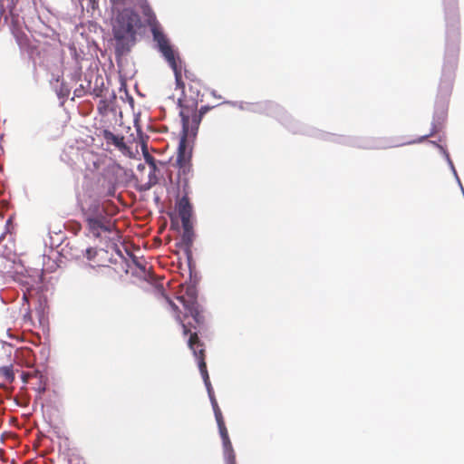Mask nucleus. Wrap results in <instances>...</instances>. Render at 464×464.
<instances>
[{
	"label": "nucleus",
	"mask_w": 464,
	"mask_h": 464,
	"mask_svg": "<svg viewBox=\"0 0 464 464\" xmlns=\"http://www.w3.org/2000/svg\"><path fill=\"white\" fill-rule=\"evenodd\" d=\"M177 299L179 303L182 304L185 309L184 318L181 317V313L179 306L168 297H166L167 302L169 304L170 307L175 313L176 320L182 326L183 334H190L188 344L190 350H192L194 356L198 361L199 372L208 389L213 411L216 412V411H220V408L213 394V389L210 383L207 364L205 362L204 344L200 342L198 335V332H200V330L205 326L204 311L197 301L196 290L193 287L187 288L186 294L178 296Z\"/></svg>",
	"instance_id": "f257e3e1"
},
{
	"label": "nucleus",
	"mask_w": 464,
	"mask_h": 464,
	"mask_svg": "<svg viewBox=\"0 0 464 464\" xmlns=\"http://www.w3.org/2000/svg\"><path fill=\"white\" fill-rule=\"evenodd\" d=\"M152 34L160 52L173 70L177 88L182 90L183 95L179 98L178 102L180 108L179 115L182 121V130L188 133L190 114L198 110V102L201 101L202 83L199 79H192L188 89H186L182 80L183 62L179 55L174 51L169 39L161 31L154 28Z\"/></svg>",
	"instance_id": "f03ea898"
},
{
	"label": "nucleus",
	"mask_w": 464,
	"mask_h": 464,
	"mask_svg": "<svg viewBox=\"0 0 464 464\" xmlns=\"http://www.w3.org/2000/svg\"><path fill=\"white\" fill-rule=\"evenodd\" d=\"M188 133L182 130V136L178 148L177 160L174 167L177 168V186L181 191H186V194H190L191 189L189 180L193 177V169L191 163V151L187 147V140Z\"/></svg>",
	"instance_id": "7ed1b4c3"
},
{
	"label": "nucleus",
	"mask_w": 464,
	"mask_h": 464,
	"mask_svg": "<svg viewBox=\"0 0 464 464\" xmlns=\"http://www.w3.org/2000/svg\"><path fill=\"white\" fill-rule=\"evenodd\" d=\"M118 14L113 22L112 31L114 38L124 44L134 43L135 27L140 23L139 15L131 8L117 10Z\"/></svg>",
	"instance_id": "20e7f679"
},
{
	"label": "nucleus",
	"mask_w": 464,
	"mask_h": 464,
	"mask_svg": "<svg viewBox=\"0 0 464 464\" xmlns=\"http://www.w3.org/2000/svg\"><path fill=\"white\" fill-rule=\"evenodd\" d=\"M182 197L177 203V208L181 219L182 227L185 232H189L192 227L191 217H192V205L189 202L188 195L186 191H181Z\"/></svg>",
	"instance_id": "39448f33"
},
{
	"label": "nucleus",
	"mask_w": 464,
	"mask_h": 464,
	"mask_svg": "<svg viewBox=\"0 0 464 464\" xmlns=\"http://www.w3.org/2000/svg\"><path fill=\"white\" fill-rule=\"evenodd\" d=\"M87 223V227L89 231L92 234L93 237L99 238L101 237L102 231L103 232H111L113 227V224L107 217L100 218H88L85 220Z\"/></svg>",
	"instance_id": "423d86ee"
},
{
	"label": "nucleus",
	"mask_w": 464,
	"mask_h": 464,
	"mask_svg": "<svg viewBox=\"0 0 464 464\" xmlns=\"http://www.w3.org/2000/svg\"><path fill=\"white\" fill-rule=\"evenodd\" d=\"M209 110L210 108L208 106H202L198 112L197 110L191 112L189 118L188 138L196 136L203 115Z\"/></svg>",
	"instance_id": "0eeeda50"
},
{
	"label": "nucleus",
	"mask_w": 464,
	"mask_h": 464,
	"mask_svg": "<svg viewBox=\"0 0 464 464\" xmlns=\"http://www.w3.org/2000/svg\"><path fill=\"white\" fill-rule=\"evenodd\" d=\"M102 136L107 142V144H112L121 151H124L128 149L125 141L124 136L122 135H115L109 130H103L102 131Z\"/></svg>",
	"instance_id": "6e6552de"
},
{
	"label": "nucleus",
	"mask_w": 464,
	"mask_h": 464,
	"mask_svg": "<svg viewBox=\"0 0 464 464\" xmlns=\"http://www.w3.org/2000/svg\"><path fill=\"white\" fill-rule=\"evenodd\" d=\"M84 219L88 218H100L106 217L104 208L96 200L92 201L87 208L83 209Z\"/></svg>",
	"instance_id": "1a4fd4ad"
},
{
	"label": "nucleus",
	"mask_w": 464,
	"mask_h": 464,
	"mask_svg": "<svg viewBox=\"0 0 464 464\" xmlns=\"http://www.w3.org/2000/svg\"><path fill=\"white\" fill-rule=\"evenodd\" d=\"M112 7L115 10H120L121 7L131 8L137 5H142L143 0H111Z\"/></svg>",
	"instance_id": "9d476101"
},
{
	"label": "nucleus",
	"mask_w": 464,
	"mask_h": 464,
	"mask_svg": "<svg viewBox=\"0 0 464 464\" xmlns=\"http://www.w3.org/2000/svg\"><path fill=\"white\" fill-rule=\"evenodd\" d=\"M218 427L220 437L222 439V443H223L224 449L226 450H228V451L232 452V444H231V441L229 440L228 431H227V429L226 427V424H223V425H220V426H218Z\"/></svg>",
	"instance_id": "9b49d317"
},
{
	"label": "nucleus",
	"mask_w": 464,
	"mask_h": 464,
	"mask_svg": "<svg viewBox=\"0 0 464 464\" xmlns=\"http://www.w3.org/2000/svg\"><path fill=\"white\" fill-rule=\"evenodd\" d=\"M0 377H2L6 382L12 383L14 381L13 366L8 365L0 367Z\"/></svg>",
	"instance_id": "f8f14e48"
},
{
	"label": "nucleus",
	"mask_w": 464,
	"mask_h": 464,
	"mask_svg": "<svg viewBox=\"0 0 464 464\" xmlns=\"http://www.w3.org/2000/svg\"><path fill=\"white\" fill-rule=\"evenodd\" d=\"M14 36H15L16 42H17L18 45L20 46V48H22V49L28 48L30 40L24 33L16 32L14 34Z\"/></svg>",
	"instance_id": "ddd939ff"
},
{
	"label": "nucleus",
	"mask_w": 464,
	"mask_h": 464,
	"mask_svg": "<svg viewBox=\"0 0 464 464\" xmlns=\"http://www.w3.org/2000/svg\"><path fill=\"white\" fill-rule=\"evenodd\" d=\"M70 88L63 82H62L59 86V88L56 90L57 96L63 100V102L64 100L69 96L70 94Z\"/></svg>",
	"instance_id": "4468645a"
},
{
	"label": "nucleus",
	"mask_w": 464,
	"mask_h": 464,
	"mask_svg": "<svg viewBox=\"0 0 464 464\" xmlns=\"http://www.w3.org/2000/svg\"><path fill=\"white\" fill-rule=\"evenodd\" d=\"M158 182L159 178L157 177L156 173L150 172L147 188H150L151 187L155 186Z\"/></svg>",
	"instance_id": "2eb2a0df"
},
{
	"label": "nucleus",
	"mask_w": 464,
	"mask_h": 464,
	"mask_svg": "<svg viewBox=\"0 0 464 464\" xmlns=\"http://www.w3.org/2000/svg\"><path fill=\"white\" fill-rule=\"evenodd\" d=\"M97 256V250L94 247H88L85 249V257L88 260H92Z\"/></svg>",
	"instance_id": "dca6fc26"
},
{
	"label": "nucleus",
	"mask_w": 464,
	"mask_h": 464,
	"mask_svg": "<svg viewBox=\"0 0 464 464\" xmlns=\"http://www.w3.org/2000/svg\"><path fill=\"white\" fill-rule=\"evenodd\" d=\"M214 414H215V418H216L218 426L225 424V420H224L221 410L216 411V412H214Z\"/></svg>",
	"instance_id": "f3484780"
},
{
	"label": "nucleus",
	"mask_w": 464,
	"mask_h": 464,
	"mask_svg": "<svg viewBox=\"0 0 464 464\" xmlns=\"http://www.w3.org/2000/svg\"><path fill=\"white\" fill-rule=\"evenodd\" d=\"M184 72L185 77L187 79H188L190 82L192 79H198L193 72H189L188 70L185 69L184 67H183L182 72Z\"/></svg>",
	"instance_id": "a211bd4d"
},
{
	"label": "nucleus",
	"mask_w": 464,
	"mask_h": 464,
	"mask_svg": "<svg viewBox=\"0 0 464 464\" xmlns=\"http://www.w3.org/2000/svg\"><path fill=\"white\" fill-rule=\"evenodd\" d=\"M145 160H146V162L148 163L149 166L150 165H154V163L157 162L156 160L151 155H150L149 153L145 154Z\"/></svg>",
	"instance_id": "6ab92c4d"
},
{
	"label": "nucleus",
	"mask_w": 464,
	"mask_h": 464,
	"mask_svg": "<svg viewBox=\"0 0 464 464\" xmlns=\"http://www.w3.org/2000/svg\"><path fill=\"white\" fill-rule=\"evenodd\" d=\"M30 379H32V374L30 372H23L22 374V380L23 382L27 383Z\"/></svg>",
	"instance_id": "aec40b11"
},
{
	"label": "nucleus",
	"mask_w": 464,
	"mask_h": 464,
	"mask_svg": "<svg viewBox=\"0 0 464 464\" xmlns=\"http://www.w3.org/2000/svg\"><path fill=\"white\" fill-rule=\"evenodd\" d=\"M85 93V91L82 86L74 90V95L77 97H82Z\"/></svg>",
	"instance_id": "412c9836"
},
{
	"label": "nucleus",
	"mask_w": 464,
	"mask_h": 464,
	"mask_svg": "<svg viewBox=\"0 0 464 464\" xmlns=\"http://www.w3.org/2000/svg\"><path fill=\"white\" fill-rule=\"evenodd\" d=\"M436 132H437V127H436V126H434V127H433V129H432V130H431V132H430V133H429V134H427V135H424L423 137H421V138L419 140V141H422L423 140H425L426 138H428V137H430V136H432V135H433L434 133H436Z\"/></svg>",
	"instance_id": "4be33fe9"
},
{
	"label": "nucleus",
	"mask_w": 464,
	"mask_h": 464,
	"mask_svg": "<svg viewBox=\"0 0 464 464\" xmlns=\"http://www.w3.org/2000/svg\"><path fill=\"white\" fill-rule=\"evenodd\" d=\"M88 3H89V5L92 8V9H95L96 7H98V3H99V0H87Z\"/></svg>",
	"instance_id": "5701e85b"
},
{
	"label": "nucleus",
	"mask_w": 464,
	"mask_h": 464,
	"mask_svg": "<svg viewBox=\"0 0 464 464\" xmlns=\"http://www.w3.org/2000/svg\"><path fill=\"white\" fill-rule=\"evenodd\" d=\"M31 374H32V378H40L42 379L43 378V375L41 374L40 372L38 371H33V372H29Z\"/></svg>",
	"instance_id": "b1692460"
},
{
	"label": "nucleus",
	"mask_w": 464,
	"mask_h": 464,
	"mask_svg": "<svg viewBox=\"0 0 464 464\" xmlns=\"http://www.w3.org/2000/svg\"><path fill=\"white\" fill-rule=\"evenodd\" d=\"M149 167L150 169V172H153V173L157 172V170H158V164H157V162H155L154 165H150Z\"/></svg>",
	"instance_id": "393cba45"
},
{
	"label": "nucleus",
	"mask_w": 464,
	"mask_h": 464,
	"mask_svg": "<svg viewBox=\"0 0 464 464\" xmlns=\"http://www.w3.org/2000/svg\"><path fill=\"white\" fill-rule=\"evenodd\" d=\"M229 460H230V464H236V463H235V456H234V455H231V456L229 457Z\"/></svg>",
	"instance_id": "a878e982"
},
{
	"label": "nucleus",
	"mask_w": 464,
	"mask_h": 464,
	"mask_svg": "<svg viewBox=\"0 0 464 464\" xmlns=\"http://www.w3.org/2000/svg\"><path fill=\"white\" fill-rule=\"evenodd\" d=\"M38 390H39V392H44L45 391V387L44 386H40L38 388Z\"/></svg>",
	"instance_id": "bb28decb"
},
{
	"label": "nucleus",
	"mask_w": 464,
	"mask_h": 464,
	"mask_svg": "<svg viewBox=\"0 0 464 464\" xmlns=\"http://www.w3.org/2000/svg\"><path fill=\"white\" fill-rule=\"evenodd\" d=\"M267 105H268V107H269V108H271V109H272L273 107H275L273 103H268Z\"/></svg>",
	"instance_id": "cd10ccee"
},
{
	"label": "nucleus",
	"mask_w": 464,
	"mask_h": 464,
	"mask_svg": "<svg viewBox=\"0 0 464 464\" xmlns=\"http://www.w3.org/2000/svg\"><path fill=\"white\" fill-rule=\"evenodd\" d=\"M160 166H165V163H164V162H162V161H160Z\"/></svg>",
	"instance_id": "c85d7f7f"
},
{
	"label": "nucleus",
	"mask_w": 464,
	"mask_h": 464,
	"mask_svg": "<svg viewBox=\"0 0 464 464\" xmlns=\"http://www.w3.org/2000/svg\"><path fill=\"white\" fill-rule=\"evenodd\" d=\"M24 299L27 301V296L25 294L24 295Z\"/></svg>",
	"instance_id": "c756f323"
}]
</instances>
